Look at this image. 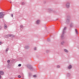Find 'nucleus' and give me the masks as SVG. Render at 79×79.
Here are the masks:
<instances>
[{
    "label": "nucleus",
    "mask_w": 79,
    "mask_h": 79,
    "mask_svg": "<svg viewBox=\"0 0 79 79\" xmlns=\"http://www.w3.org/2000/svg\"><path fill=\"white\" fill-rule=\"evenodd\" d=\"M4 15L3 14L2 12H0V18H3Z\"/></svg>",
    "instance_id": "nucleus-1"
},
{
    "label": "nucleus",
    "mask_w": 79,
    "mask_h": 79,
    "mask_svg": "<svg viewBox=\"0 0 79 79\" xmlns=\"http://www.w3.org/2000/svg\"><path fill=\"white\" fill-rule=\"evenodd\" d=\"M66 29V27H65L63 31V34L61 35V37H63V34H64V31Z\"/></svg>",
    "instance_id": "nucleus-2"
},
{
    "label": "nucleus",
    "mask_w": 79,
    "mask_h": 79,
    "mask_svg": "<svg viewBox=\"0 0 79 79\" xmlns=\"http://www.w3.org/2000/svg\"><path fill=\"white\" fill-rule=\"evenodd\" d=\"M10 37V35H8L4 36V37H5L6 38H8Z\"/></svg>",
    "instance_id": "nucleus-3"
},
{
    "label": "nucleus",
    "mask_w": 79,
    "mask_h": 79,
    "mask_svg": "<svg viewBox=\"0 0 79 79\" xmlns=\"http://www.w3.org/2000/svg\"><path fill=\"white\" fill-rule=\"evenodd\" d=\"M69 5L70 4L69 3H67L66 5V6L67 8H69Z\"/></svg>",
    "instance_id": "nucleus-4"
},
{
    "label": "nucleus",
    "mask_w": 79,
    "mask_h": 79,
    "mask_svg": "<svg viewBox=\"0 0 79 79\" xmlns=\"http://www.w3.org/2000/svg\"><path fill=\"white\" fill-rule=\"evenodd\" d=\"M4 74V72L3 71H0V74L1 75H3Z\"/></svg>",
    "instance_id": "nucleus-5"
},
{
    "label": "nucleus",
    "mask_w": 79,
    "mask_h": 79,
    "mask_svg": "<svg viewBox=\"0 0 79 79\" xmlns=\"http://www.w3.org/2000/svg\"><path fill=\"white\" fill-rule=\"evenodd\" d=\"M36 23L37 24H40V20H38L37 21Z\"/></svg>",
    "instance_id": "nucleus-6"
},
{
    "label": "nucleus",
    "mask_w": 79,
    "mask_h": 79,
    "mask_svg": "<svg viewBox=\"0 0 79 79\" xmlns=\"http://www.w3.org/2000/svg\"><path fill=\"white\" fill-rule=\"evenodd\" d=\"M72 68V65H70L68 67V68H69V69H71Z\"/></svg>",
    "instance_id": "nucleus-7"
},
{
    "label": "nucleus",
    "mask_w": 79,
    "mask_h": 79,
    "mask_svg": "<svg viewBox=\"0 0 79 79\" xmlns=\"http://www.w3.org/2000/svg\"><path fill=\"white\" fill-rule=\"evenodd\" d=\"M30 70L31 71H33V68L32 66H30Z\"/></svg>",
    "instance_id": "nucleus-8"
},
{
    "label": "nucleus",
    "mask_w": 79,
    "mask_h": 79,
    "mask_svg": "<svg viewBox=\"0 0 79 79\" xmlns=\"http://www.w3.org/2000/svg\"><path fill=\"white\" fill-rule=\"evenodd\" d=\"M7 26L6 25H4V29H7Z\"/></svg>",
    "instance_id": "nucleus-9"
},
{
    "label": "nucleus",
    "mask_w": 79,
    "mask_h": 79,
    "mask_svg": "<svg viewBox=\"0 0 79 79\" xmlns=\"http://www.w3.org/2000/svg\"><path fill=\"white\" fill-rule=\"evenodd\" d=\"M64 52H67V53H68V52H69V51H68V50L66 49H64Z\"/></svg>",
    "instance_id": "nucleus-10"
},
{
    "label": "nucleus",
    "mask_w": 79,
    "mask_h": 79,
    "mask_svg": "<svg viewBox=\"0 0 79 79\" xmlns=\"http://www.w3.org/2000/svg\"><path fill=\"white\" fill-rule=\"evenodd\" d=\"M25 48L26 49H28V48H29V46H27L25 47Z\"/></svg>",
    "instance_id": "nucleus-11"
},
{
    "label": "nucleus",
    "mask_w": 79,
    "mask_h": 79,
    "mask_svg": "<svg viewBox=\"0 0 79 79\" xmlns=\"http://www.w3.org/2000/svg\"><path fill=\"white\" fill-rule=\"evenodd\" d=\"M11 37H15V35H10Z\"/></svg>",
    "instance_id": "nucleus-12"
},
{
    "label": "nucleus",
    "mask_w": 79,
    "mask_h": 79,
    "mask_svg": "<svg viewBox=\"0 0 79 79\" xmlns=\"http://www.w3.org/2000/svg\"><path fill=\"white\" fill-rule=\"evenodd\" d=\"M8 50H9V48H7L6 49V53H7V52H8Z\"/></svg>",
    "instance_id": "nucleus-13"
},
{
    "label": "nucleus",
    "mask_w": 79,
    "mask_h": 79,
    "mask_svg": "<svg viewBox=\"0 0 79 79\" xmlns=\"http://www.w3.org/2000/svg\"><path fill=\"white\" fill-rule=\"evenodd\" d=\"M75 31L77 34H79L78 32H77V30L76 29H75Z\"/></svg>",
    "instance_id": "nucleus-14"
},
{
    "label": "nucleus",
    "mask_w": 79,
    "mask_h": 79,
    "mask_svg": "<svg viewBox=\"0 0 79 79\" xmlns=\"http://www.w3.org/2000/svg\"><path fill=\"white\" fill-rule=\"evenodd\" d=\"M22 5H26V3L25 2H22Z\"/></svg>",
    "instance_id": "nucleus-15"
},
{
    "label": "nucleus",
    "mask_w": 79,
    "mask_h": 79,
    "mask_svg": "<svg viewBox=\"0 0 79 79\" xmlns=\"http://www.w3.org/2000/svg\"><path fill=\"white\" fill-rule=\"evenodd\" d=\"M27 67H28V68H30V66L29 65V64H28L27 65Z\"/></svg>",
    "instance_id": "nucleus-16"
},
{
    "label": "nucleus",
    "mask_w": 79,
    "mask_h": 79,
    "mask_svg": "<svg viewBox=\"0 0 79 79\" xmlns=\"http://www.w3.org/2000/svg\"><path fill=\"white\" fill-rule=\"evenodd\" d=\"M68 76H71V74L70 73H68L67 74Z\"/></svg>",
    "instance_id": "nucleus-17"
},
{
    "label": "nucleus",
    "mask_w": 79,
    "mask_h": 79,
    "mask_svg": "<svg viewBox=\"0 0 79 79\" xmlns=\"http://www.w3.org/2000/svg\"><path fill=\"white\" fill-rule=\"evenodd\" d=\"M64 43V42H63L61 43V45H63Z\"/></svg>",
    "instance_id": "nucleus-18"
},
{
    "label": "nucleus",
    "mask_w": 79,
    "mask_h": 79,
    "mask_svg": "<svg viewBox=\"0 0 79 79\" xmlns=\"http://www.w3.org/2000/svg\"><path fill=\"white\" fill-rule=\"evenodd\" d=\"M70 21V19H67V22H68V21Z\"/></svg>",
    "instance_id": "nucleus-19"
},
{
    "label": "nucleus",
    "mask_w": 79,
    "mask_h": 79,
    "mask_svg": "<svg viewBox=\"0 0 79 79\" xmlns=\"http://www.w3.org/2000/svg\"><path fill=\"white\" fill-rule=\"evenodd\" d=\"M10 60H9L7 61V63H10Z\"/></svg>",
    "instance_id": "nucleus-20"
},
{
    "label": "nucleus",
    "mask_w": 79,
    "mask_h": 79,
    "mask_svg": "<svg viewBox=\"0 0 79 79\" xmlns=\"http://www.w3.org/2000/svg\"><path fill=\"white\" fill-rule=\"evenodd\" d=\"M20 27H21V28H23V25H21Z\"/></svg>",
    "instance_id": "nucleus-21"
},
{
    "label": "nucleus",
    "mask_w": 79,
    "mask_h": 79,
    "mask_svg": "<svg viewBox=\"0 0 79 79\" xmlns=\"http://www.w3.org/2000/svg\"><path fill=\"white\" fill-rule=\"evenodd\" d=\"M21 66V64H19L18 65V66Z\"/></svg>",
    "instance_id": "nucleus-22"
},
{
    "label": "nucleus",
    "mask_w": 79,
    "mask_h": 79,
    "mask_svg": "<svg viewBox=\"0 0 79 79\" xmlns=\"http://www.w3.org/2000/svg\"><path fill=\"white\" fill-rule=\"evenodd\" d=\"M18 77L19 78H21V76H20V75H19Z\"/></svg>",
    "instance_id": "nucleus-23"
},
{
    "label": "nucleus",
    "mask_w": 79,
    "mask_h": 79,
    "mask_svg": "<svg viewBox=\"0 0 79 79\" xmlns=\"http://www.w3.org/2000/svg\"><path fill=\"white\" fill-rule=\"evenodd\" d=\"M33 77H36L37 76H36V75H35L33 76Z\"/></svg>",
    "instance_id": "nucleus-24"
},
{
    "label": "nucleus",
    "mask_w": 79,
    "mask_h": 79,
    "mask_svg": "<svg viewBox=\"0 0 79 79\" xmlns=\"http://www.w3.org/2000/svg\"><path fill=\"white\" fill-rule=\"evenodd\" d=\"M60 66L59 65H58L57 66V68H60Z\"/></svg>",
    "instance_id": "nucleus-25"
},
{
    "label": "nucleus",
    "mask_w": 79,
    "mask_h": 79,
    "mask_svg": "<svg viewBox=\"0 0 79 79\" xmlns=\"http://www.w3.org/2000/svg\"><path fill=\"white\" fill-rule=\"evenodd\" d=\"M2 44V42H1V41H0V45H1V44Z\"/></svg>",
    "instance_id": "nucleus-26"
},
{
    "label": "nucleus",
    "mask_w": 79,
    "mask_h": 79,
    "mask_svg": "<svg viewBox=\"0 0 79 79\" xmlns=\"http://www.w3.org/2000/svg\"><path fill=\"white\" fill-rule=\"evenodd\" d=\"M36 48H34V50H36Z\"/></svg>",
    "instance_id": "nucleus-27"
},
{
    "label": "nucleus",
    "mask_w": 79,
    "mask_h": 79,
    "mask_svg": "<svg viewBox=\"0 0 79 79\" xmlns=\"http://www.w3.org/2000/svg\"><path fill=\"white\" fill-rule=\"evenodd\" d=\"M11 16H12V17H13V15L12 14V15H11Z\"/></svg>",
    "instance_id": "nucleus-28"
},
{
    "label": "nucleus",
    "mask_w": 79,
    "mask_h": 79,
    "mask_svg": "<svg viewBox=\"0 0 79 79\" xmlns=\"http://www.w3.org/2000/svg\"><path fill=\"white\" fill-rule=\"evenodd\" d=\"M70 26H71V27H73V25L71 24L70 25Z\"/></svg>",
    "instance_id": "nucleus-29"
},
{
    "label": "nucleus",
    "mask_w": 79,
    "mask_h": 79,
    "mask_svg": "<svg viewBox=\"0 0 79 79\" xmlns=\"http://www.w3.org/2000/svg\"><path fill=\"white\" fill-rule=\"evenodd\" d=\"M1 78V75H0V79Z\"/></svg>",
    "instance_id": "nucleus-30"
},
{
    "label": "nucleus",
    "mask_w": 79,
    "mask_h": 79,
    "mask_svg": "<svg viewBox=\"0 0 79 79\" xmlns=\"http://www.w3.org/2000/svg\"><path fill=\"white\" fill-rule=\"evenodd\" d=\"M1 27H0V29H1Z\"/></svg>",
    "instance_id": "nucleus-31"
},
{
    "label": "nucleus",
    "mask_w": 79,
    "mask_h": 79,
    "mask_svg": "<svg viewBox=\"0 0 79 79\" xmlns=\"http://www.w3.org/2000/svg\"><path fill=\"white\" fill-rule=\"evenodd\" d=\"M10 3H11V2H10Z\"/></svg>",
    "instance_id": "nucleus-32"
},
{
    "label": "nucleus",
    "mask_w": 79,
    "mask_h": 79,
    "mask_svg": "<svg viewBox=\"0 0 79 79\" xmlns=\"http://www.w3.org/2000/svg\"><path fill=\"white\" fill-rule=\"evenodd\" d=\"M23 79H24V78H23Z\"/></svg>",
    "instance_id": "nucleus-33"
}]
</instances>
